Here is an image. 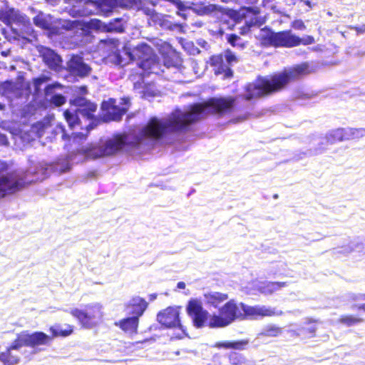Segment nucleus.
Masks as SVG:
<instances>
[{
	"label": "nucleus",
	"mask_w": 365,
	"mask_h": 365,
	"mask_svg": "<svg viewBox=\"0 0 365 365\" xmlns=\"http://www.w3.org/2000/svg\"><path fill=\"white\" fill-rule=\"evenodd\" d=\"M287 286L284 282H262L258 280L252 281L247 287V293L255 294L259 292L264 295L272 294Z\"/></svg>",
	"instance_id": "nucleus-11"
},
{
	"label": "nucleus",
	"mask_w": 365,
	"mask_h": 365,
	"mask_svg": "<svg viewBox=\"0 0 365 365\" xmlns=\"http://www.w3.org/2000/svg\"><path fill=\"white\" fill-rule=\"evenodd\" d=\"M123 106L120 107L116 105L115 99H109L102 103V109L106 111L107 115L113 120H118L121 116L128 110L129 107V99H121Z\"/></svg>",
	"instance_id": "nucleus-13"
},
{
	"label": "nucleus",
	"mask_w": 365,
	"mask_h": 365,
	"mask_svg": "<svg viewBox=\"0 0 365 365\" xmlns=\"http://www.w3.org/2000/svg\"><path fill=\"white\" fill-rule=\"evenodd\" d=\"M34 24L43 29H49L51 25V17L40 14L34 19Z\"/></svg>",
	"instance_id": "nucleus-26"
},
{
	"label": "nucleus",
	"mask_w": 365,
	"mask_h": 365,
	"mask_svg": "<svg viewBox=\"0 0 365 365\" xmlns=\"http://www.w3.org/2000/svg\"><path fill=\"white\" fill-rule=\"evenodd\" d=\"M240 16L245 19V23L249 26L261 25L264 20L258 16L257 10L244 9L240 11Z\"/></svg>",
	"instance_id": "nucleus-21"
},
{
	"label": "nucleus",
	"mask_w": 365,
	"mask_h": 365,
	"mask_svg": "<svg viewBox=\"0 0 365 365\" xmlns=\"http://www.w3.org/2000/svg\"><path fill=\"white\" fill-rule=\"evenodd\" d=\"M239 39L238 36L236 35H232L229 37L228 41L232 45L235 46V41Z\"/></svg>",
	"instance_id": "nucleus-39"
},
{
	"label": "nucleus",
	"mask_w": 365,
	"mask_h": 365,
	"mask_svg": "<svg viewBox=\"0 0 365 365\" xmlns=\"http://www.w3.org/2000/svg\"><path fill=\"white\" fill-rule=\"evenodd\" d=\"M203 297L207 305L215 308L228 299V295L226 293L219 292H207L204 293Z\"/></svg>",
	"instance_id": "nucleus-19"
},
{
	"label": "nucleus",
	"mask_w": 365,
	"mask_h": 365,
	"mask_svg": "<svg viewBox=\"0 0 365 365\" xmlns=\"http://www.w3.org/2000/svg\"><path fill=\"white\" fill-rule=\"evenodd\" d=\"M242 312L240 303L234 299L227 302L218 309V312L212 314L210 321V328H222L230 325L237 319H242Z\"/></svg>",
	"instance_id": "nucleus-4"
},
{
	"label": "nucleus",
	"mask_w": 365,
	"mask_h": 365,
	"mask_svg": "<svg viewBox=\"0 0 365 365\" xmlns=\"http://www.w3.org/2000/svg\"><path fill=\"white\" fill-rule=\"evenodd\" d=\"M240 309L242 312V319H258L264 317L280 316L283 314L282 311L270 307L248 306L244 303H240Z\"/></svg>",
	"instance_id": "nucleus-10"
},
{
	"label": "nucleus",
	"mask_w": 365,
	"mask_h": 365,
	"mask_svg": "<svg viewBox=\"0 0 365 365\" xmlns=\"http://www.w3.org/2000/svg\"><path fill=\"white\" fill-rule=\"evenodd\" d=\"M83 102H84V100H83V99H80V100L78 101V105H81V104H83Z\"/></svg>",
	"instance_id": "nucleus-46"
},
{
	"label": "nucleus",
	"mask_w": 365,
	"mask_h": 365,
	"mask_svg": "<svg viewBox=\"0 0 365 365\" xmlns=\"http://www.w3.org/2000/svg\"><path fill=\"white\" fill-rule=\"evenodd\" d=\"M64 116L71 128H74L78 123V117L71 110L64 112Z\"/></svg>",
	"instance_id": "nucleus-29"
},
{
	"label": "nucleus",
	"mask_w": 365,
	"mask_h": 365,
	"mask_svg": "<svg viewBox=\"0 0 365 365\" xmlns=\"http://www.w3.org/2000/svg\"><path fill=\"white\" fill-rule=\"evenodd\" d=\"M293 26L297 29H303L304 28V23L301 21L294 22Z\"/></svg>",
	"instance_id": "nucleus-38"
},
{
	"label": "nucleus",
	"mask_w": 365,
	"mask_h": 365,
	"mask_svg": "<svg viewBox=\"0 0 365 365\" xmlns=\"http://www.w3.org/2000/svg\"><path fill=\"white\" fill-rule=\"evenodd\" d=\"M232 104L233 100L231 98H212L206 103L194 105L185 111L175 110L166 120L152 118L140 130L134 141H130V136L128 135H113L99 145H88L83 148L79 151V155H82L80 160L95 159L113 155L126 144L133 145L146 144L160 138L167 130L182 129L188 124L204 118L209 113H225L230 110Z\"/></svg>",
	"instance_id": "nucleus-1"
},
{
	"label": "nucleus",
	"mask_w": 365,
	"mask_h": 365,
	"mask_svg": "<svg viewBox=\"0 0 365 365\" xmlns=\"http://www.w3.org/2000/svg\"><path fill=\"white\" fill-rule=\"evenodd\" d=\"M15 340L11 346L0 354V361L3 365H17L20 362V357L17 352L22 348L21 346L14 347Z\"/></svg>",
	"instance_id": "nucleus-15"
},
{
	"label": "nucleus",
	"mask_w": 365,
	"mask_h": 365,
	"mask_svg": "<svg viewBox=\"0 0 365 365\" xmlns=\"http://www.w3.org/2000/svg\"><path fill=\"white\" fill-rule=\"evenodd\" d=\"M70 70L76 75L86 76L90 72V67L82 60V58L78 56H73L68 62Z\"/></svg>",
	"instance_id": "nucleus-18"
},
{
	"label": "nucleus",
	"mask_w": 365,
	"mask_h": 365,
	"mask_svg": "<svg viewBox=\"0 0 365 365\" xmlns=\"http://www.w3.org/2000/svg\"><path fill=\"white\" fill-rule=\"evenodd\" d=\"M87 107H88V110L85 108H81V109H78V112L80 113H81L83 116H86L88 118H92V113L96 111V105L93 104V103H88L87 104Z\"/></svg>",
	"instance_id": "nucleus-30"
},
{
	"label": "nucleus",
	"mask_w": 365,
	"mask_h": 365,
	"mask_svg": "<svg viewBox=\"0 0 365 365\" xmlns=\"http://www.w3.org/2000/svg\"><path fill=\"white\" fill-rule=\"evenodd\" d=\"M348 140L359 139L365 136V128H347Z\"/></svg>",
	"instance_id": "nucleus-27"
},
{
	"label": "nucleus",
	"mask_w": 365,
	"mask_h": 365,
	"mask_svg": "<svg viewBox=\"0 0 365 365\" xmlns=\"http://www.w3.org/2000/svg\"><path fill=\"white\" fill-rule=\"evenodd\" d=\"M49 331L51 333V337H52V339L60 336L66 337L73 333V327L70 324H65L63 326L56 324L49 328Z\"/></svg>",
	"instance_id": "nucleus-22"
},
{
	"label": "nucleus",
	"mask_w": 365,
	"mask_h": 365,
	"mask_svg": "<svg viewBox=\"0 0 365 365\" xmlns=\"http://www.w3.org/2000/svg\"><path fill=\"white\" fill-rule=\"evenodd\" d=\"M2 165L1 163H0V166Z\"/></svg>",
	"instance_id": "nucleus-50"
},
{
	"label": "nucleus",
	"mask_w": 365,
	"mask_h": 365,
	"mask_svg": "<svg viewBox=\"0 0 365 365\" xmlns=\"http://www.w3.org/2000/svg\"><path fill=\"white\" fill-rule=\"evenodd\" d=\"M308 73V66L304 63L285 70L283 73L274 75L270 78H259L255 83L250 84L247 87L246 93L245 94V98L250 100L278 91L291 81Z\"/></svg>",
	"instance_id": "nucleus-2"
},
{
	"label": "nucleus",
	"mask_w": 365,
	"mask_h": 365,
	"mask_svg": "<svg viewBox=\"0 0 365 365\" xmlns=\"http://www.w3.org/2000/svg\"><path fill=\"white\" fill-rule=\"evenodd\" d=\"M0 20L6 24H11L14 21H23L24 17L20 16L17 11L9 9L5 11H0Z\"/></svg>",
	"instance_id": "nucleus-24"
},
{
	"label": "nucleus",
	"mask_w": 365,
	"mask_h": 365,
	"mask_svg": "<svg viewBox=\"0 0 365 365\" xmlns=\"http://www.w3.org/2000/svg\"><path fill=\"white\" fill-rule=\"evenodd\" d=\"M256 0H254V1H255Z\"/></svg>",
	"instance_id": "nucleus-51"
},
{
	"label": "nucleus",
	"mask_w": 365,
	"mask_h": 365,
	"mask_svg": "<svg viewBox=\"0 0 365 365\" xmlns=\"http://www.w3.org/2000/svg\"><path fill=\"white\" fill-rule=\"evenodd\" d=\"M0 144L1 145H6L7 144V139L5 137V135L0 134Z\"/></svg>",
	"instance_id": "nucleus-40"
},
{
	"label": "nucleus",
	"mask_w": 365,
	"mask_h": 365,
	"mask_svg": "<svg viewBox=\"0 0 365 365\" xmlns=\"http://www.w3.org/2000/svg\"><path fill=\"white\" fill-rule=\"evenodd\" d=\"M247 344L248 341L247 340L237 341H222L216 343L215 344V347L223 349H242L247 346Z\"/></svg>",
	"instance_id": "nucleus-25"
},
{
	"label": "nucleus",
	"mask_w": 365,
	"mask_h": 365,
	"mask_svg": "<svg viewBox=\"0 0 365 365\" xmlns=\"http://www.w3.org/2000/svg\"><path fill=\"white\" fill-rule=\"evenodd\" d=\"M355 30L357 31V33L363 34L365 32V25H362L359 27H356Z\"/></svg>",
	"instance_id": "nucleus-41"
},
{
	"label": "nucleus",
	"mask_w": 365,
	"mask_h": 365,
	"mask_svg": "<svg viewBox=\"0 0 365 365\" xmlns=\"http://www.w3.org/2000/svg\"><path fill=\"white\" fill-rule=\"evenodd\" d=\"M260 37L264 40V43L274 46L293 47L299 45V37L284 31L273 33L267 30H262Z\"/></svg>",
	"instance_id": "nucleus-9"
},
{
	"label": "nucleus",
	"mask_w": 365,
	"mask_h": 365,
	"mask_svg": "<svg viewBox=\"0 0 365 365\" xmlns=\"http://www.w3.org/2000/svg\"><path fill=\"white\" fill-rule=\"evenodd\" d=\"M181 307H169L160 312L157 315L158 322L167 328H178L176 338L182 339L187 336L185 329L180 323V314Z\"/></svg>",
	"instance_id": "nucleus-6"
},
{
	"label": "nucleus",
	"mask_w": 365,
	"mask_h": 365,
	"mask_svg": "<svg viewBox=\"0 0 365 365\" xmlns=\"http://www.w3.org/2000/svg\"><path fill=\"white\" fill-rule=\"evenodd\" d=\"M108 58L110 61H113L115 64H123L124 63V61L121 58L118 50H115L112 51V54H110Z\"/></svg>",
	"instance_id": "nucleus-31"
},
{
	"label": "nucleus",
	"mask_w": 365,
	"mask_h": 365,
	"mask_svg": "<svg viewBox=\"0 0 365 365\" xmlns=\"http://www.w3.org/2000/svg\"><path fill=\"white\" fill-rule=\"evenodd\" d=\"M282 333L281 328L276 326H269L260 334L266 336H277Z\"/></svg>",
	"instance_id": "nucleus-28"
},
{
	"label": "nucleus",
	"mask_w": 365,
	"mask_h": 365,
	"mask_svg": "<svg viewBox=\"0 0 365 365\" xmlns=\"http://www.w3.org/2000/svg\"><path fill=\"white\" fill-rule=\"evenodd\" d=\"M39 52L45 63L51 69L56 70L61 65V60L58 55L48 48H41Z\"/></svg>",
	"instance_id": "nucleus-16"
},
{
	"label": "nucleus",
	"mask_w": 365,
	"mask_h": 365,
	"mask_svg": "<svg viewBox=\"0 0 365 365\" xmlns=\"http://www.w3.org/2000/svg\"><path fill=\"white\" fill-rule=\"evenodd\" d=\"M147 307L146 301L140 297H133L124 306L127 314L138 317V319L143 315Z\"/></svg>",
	"instance_id": "nucleus-14"
},
{
	"label": "nucleus",
	"mask_w": 365,
	"mask_h": 365,
	"mask_svg": "<svg viewBox=\"0 0 365 365\" xmlns=\"http://www.w3.org/2000/svg\"><path fill=\"white\" fill-rule=\"evenodd\" d=\"M51 341L52 337L44 332L24 331L17 334L14 347L29 346L36 351L41 350V346H48Z\"/></svg>",
	"instance_id": "nucleus-5"
},
{
	"label": "nucleus",
	"mask_w": 365,
	"mask_h": 365,
	"mask_svg": "<svg viewBox=\"0 0 365 365\" xmlns=\"http://www.w3.org/2000/svg\"><path fill=\"white\" fill-rule=\"evenodd\" d=\"M235 359H235V357H233V356H232V357L230 358L231 362H232L233 364H237V365L239 363H238V362H235Z\"/></svg>",
	"instance_id": "nucleus-44"
},
{
	"label": "nucleus",
	"mask_w": 365,
	"mask_h": 365,
	"mask_svg": "<svg viewBox=\"0 0 365 365\" xmlns=\"http://www.w3.org/2000/svg\"><path fill=\"white\" fill-rule=\"evenodd\" d=\"M353 299L355 301H365V294H357L353 296ZM359 309H362L365 312V303L358 307Z\"/></svg>",
	"instance_id": "nucleus-35"
},
{
	"label": "nucleus",
	"mask_w": 365,
	"mask_h": 365,
	"mask_svg": "<svg viewBox=\"0 0 365 365\" xmlns=\"http://www.w3.org/2000/svg\"><path fill=\"white\" fill-rule=\"evenodd\" d=\"M126 54L130 59L139 61V66L145 71L152 70L153 72L157 67L156 56L147 44H140Z\"/></svg>",
	"instance_id": "nucleus-7"
},
{
	"label": "nucleus",
	"mask_w": 365,
	"mask_h": 365,
	"mask_svg": "<svg viewBox=\"0 0 365 365\" xmlns=\"http://www.w3.org/2000/svg\"><path fill=\"white\" fill-rule=\"evenodd\" d=\"M165 65L168 67H170V66H175V64H173L171 63H170L168 61H165Z\"/></svg>",
	"instance_id": "nucleus-43"
},
{
	"label": "nucleus",
	"mask_w": 365,
	"mask_h": 365,
	"mask_svg": "<svg viewBox=\"0 0 365 365\" xmlns=\"http://www.w3.org/2000/svg\"><path fill=\"white\" fill-rule=\"evenodd\" d=\"M185 283L183 282H180L178 283L177 284V287L180 289H185Z\"/></svg>",
	"instance_id": "nucleus-42"
},
{
	"label": "nucleus",
	"mask_w": 365,
	"mask_h": 365,
	"mask_svg": "<svg viewBox=\"0 0 365 365\" xmlns=\"http://www.w3.org/2000/svg\"><path fill=\"white\" fill-rule=\"evenodd\" d=\"M65 102L66 99L61 95H55L51 98V103L57 106L63 105Z\"/></svg>",
	"instance_id": "nucleus-33"
},
{
	"label": "nucleus",
	"mask_w": 365,
	"mask_h": 365,
	"mask_svg": "<svg viewBox=\"0 0 365 365\" xmlns=\"http://www.w3.org/2000/svg\"><path fill=\"white\" fill-rule=\"evenodd\" d=\"M139 319L138 317H130L115 322V325L123 331L130 334H135L138 332Z\"/></svg>",
	"instance_id": "nucleus-17"
},
{
	"label": "nucleus",
	"mask_w": 365,
	"mask_h": 365,
	"mask_svg": "<svg viewBox=\"0 0 365 365\" xmlns=\"http://www.w3.org/2000/svg\"><path fill=\"white\" fill-rule=\"evenodd\" d=\"M87 6H95V3H93V2H88L87 4Z\"/></svg>",
	"instance_id": "nucleus-45"
},
{
	"label": "nucleus",
	"mask_w": 365,
	"mask_h": 365,
	"mask_svg": "<svg viewBox=\"0 0 365 365\" xmlns=\"http://www.w3.org/2000/svg\"><path fill=\"white\" fill-rule=\"evenodd\" d=\"M225 58L227 63L230 65L237 62L236 56L230 51H227L225 53Z\"/></svg>",
	"instance_id": "nucleus-34"
},
{
	"label": "nucleus",
	"mask_w": 365,
	"mask_h": 365,
	"mask_svg": "<svg viewBox=\"0 0 365 365\" xmlns=\"http://www.w3.org/2000/svg\"><path fill=\"white\" fill-rule=\"evenodd\" d=\"M299 44L309 45L314 43V38L311 36H306L302 38H299Z\"/></svg>",
	"instance_id": "nucleus-36"
},
{
	"label": "nucleus",
	"mask_w": 365,
	"mask_h": 365,
	"mask_svg": "<svg viewBox=\"0 0 365 365\" xmlns=\"http://www.w3.org/2000/svg\"><path fill=\"white\" fill-rule=\"evenodd\" d=\"M51 88V86H48L47 87V90H46V93H49V91H50Z\"/></svg>",
	"instance_id": "nucleus-48"
},
{
	"label": "nucleus",
	"mask_w": 365,
	"mask_h": 365,
	"mask_svg": "<svg viewBox=\"0 0 365 365\" xmlns=\"http://www.w3.org/2000/svg\"><path fill=\"white\" fill-rule=\"evenodd\" d=\"M210 64L215 68V74H224L225 78L232 76V71L223 63V58L222 55L213 56L210 58Z\"/></svg>",
	"instance_id": "nucleus-20"
},
{
	"label": "nucleus",
	"mask_w": 365,
	"mask_h": 365,
	"mask_svg": "<svg viewBox=\"0 0 365 365\" xmlns=\"http://www.w3.org/2000/svg\"><path fill=\"white\" fill-rule=\"evenodd\" d=\"M186 312L192 319L193 325L197 328L205 326L210 327L212 314L202 307V302L196 298L190 299L186 306Z\"/></svg>",
	"instance_id": "nucleus-8"
},
{
	"label": "nucleus",
	"mask_w": 365,
	"mask_h": 365,
	"mask_svg": "<svg viewBox=\"0 0 365 365\" xmlns=\"http://www.w3.org/2000/svg\"><path fill=\"white\" fill-rule=\"evenodd\" d=\"M93 11L92 10H90L89 11L86 12V13H83L82 15H86V14H92Z\"/></svg>",
	"instance_id": "nucleus-47"
},
{
	"label": "nucleus",
	"mask_w": 365,
	"mask_h": 365,
	"mask_svg": "<svg viewBox=\"0 0 365 365\" xmlns=\"http://www.w3.org/2000/svg\"><path fill=\"white\" fill-rule=\"evenodd\" d=\"M69 313L85 329H93L98 327L104 318V307L101 302H94L83 307H73Z\"/></svg>",
	"instance_id": "nucleus-3"
},
{
	"label": "nucleus",
	"mask_w": 365,
	"mask_h": 365,
	"mask_svg": "<svg viewBox=\"0 0 365 365\" xmlns=\"http://www.w3.org/2000/svg\"><path fill=\"white\" fill-rule=\"evenodd\" d=\"M89 26L93 29H101L102 28V23L101 21L98 19H92L89 22Z\"/></svg>",
	"instance_id": "nucleus-37"
},
{
	"label": "nucleus",
	"mask_w": 365,
	"mask_h": 365,
	"mask_svg": "<svg viewBox=\"0 0 365 365\" xmlns=\"http://www.w3.org/2000/svg\"><path fill=\"white\" fill-rule=\"evenodd\" d=\"M326 140L327 143H334L338 141L349 140L346 128H337L332 130L327 134Z\"/></svg>",
	"instance_id": "nucleus-23"
},
{
	"label": "nucleus",
	"mask_w": 365,
	"mask_h": 365,
	"mask_svg": "<svg viewBox=\"0 0 365 365\" xmlns=\"http://www.w3.org/2000/svg\"><path fill=\"white\" fill-rule=\"evenodd\" d=\"M25 183L16 173L7 175H0V197L4 196L7 192H15Z\"/></svg>",
	"instance_id": "nucleus-12"
},
{
	"label": "nucleus",
	"mask_w": 365,
	"mask_h": 365,
	"mask_svg": "<svg viewBox=\"0 0 365 365\" xmlns=\"http://www.w3.org/2000/svg\"><path fill=\"white\" fill-rule=\"evenodd\" d=\"M341 322L344 323L349 326L353 325L354 324L359 323L361 322V319L359 318L353 317L351 316H346L341 319Z\"/></svg>",
	"instance_id": "nucleus-32"
},
{
	"label": "nucleus",
	"mask_w": 365,
	"mask_h": 365,
	"mask_svg": "<svg viewBox=\"0 0 365 365\" xmlns=\"http://www.w3.org/2000/svg\"><path fill=\"white\" fill-rule=\"evenodd\" d=\"M3 108V106L1 105H0V109H2Z\"/></svg>",
	"instance_id": "nucleus-49"
}]
</instances>
